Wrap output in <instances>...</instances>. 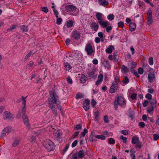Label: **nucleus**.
I'll return each mask as SVG.
<instances>
[{
	"label": "nucleus",
	"instance_id": "nucleus-1",
	"mask_svg": "<svg viewBox=\"0 0 159 159\" xmlns=\"http://www.w3.org/2000/svg\"><path fill=\"white\" fill-rule=\"evenodd\" d=\"M126 102L123 97H120L118 95L116 96V99L114 102V106L116 110H118V106L121 107H124L125 105Z\"/></svg>",
	"mask_w": 159,
	"mask_h": 159
},
{
	"label": "nucleus",
	"instance_id": "nucleus-2",
	"mask_svg": "<svg viewBox=\"0 0 159 159\" xmlns=\"http://www.w3.org/2000/svg\"><path fill=\"white\" fill-rule=\"evenodd\" d=\"M3 117L4 120L8 119L10 121H12L15 116L10 112L7 111L3 113Z\"/></svg>",
	"mask_w": 159,
	"mask_h": 159
},
{
	"label": "nucleus",
	"instance_id": "nucleus-3",
	"mask_svg": "<svg viewBox=\"0 0 159 159\" xmlns=\"http://www.w3.org/2000/svg\"><path fill=\"white\" fill-rule=\"evenodd\" d=\"M45 147L48 152L52 151L55 148V146L53 143L49 140L47 141Z\"/></svg>",
	"mask_w": 159,
	"mask_h": 159
},
{
	"label": "nucleus",
	"instance_id": "nucleus-4",
	"mask_svg": "<svg viewBox=\"0 0 159 159\" xmlns=\"http://www.w3.org/2000/svg\"><path fill=\"white\" fill-rule=\"evenodd\" d=\"M49 94L52 100V102L53 104H57L58 102H60L59 100L58 97L52 92H50Z\"/></svg>",
	"mask_w": 159,
	"mask_h": 159
},
{
	"label": "nucleus",
	"instance_id": "nucleus-5",
	"mask_svg": "<svg viewBox=\"0 0 159 159\" xmlns=\"http://www.w3.org/2000/svg\"><path fill=\"white\" fill-rule=\"evenodd\" d=\"M54 137L55 139L60 141L61 139L62 133L59 130H55L53 133Z\"/></svg>",
	"mask_w": 159,
	"mask_h": 159
},
{
	"label": "nucleus",
	"instance_id": "nucleus-6",
	"mask_svg": "<svg viewBox=\"0 0 159 159\" xmlns=\"http://www.w3.org/2000/svg\"><path fill=\"white\" fill-rule=\"evenodd\" d=\"M88 55H90L93 52L92 46L90 44H87L85 48Z\"/></svg>",
	"mask_w": 159,
	"mask_h": 159
},
{
	"label": "nucleus",
	"instance_id": "nucleus-7",
	"mask_svg": "<svg viewBox=\"0 0 159 159\" xmlns=\"http://www.w3.org/2000/svg\"><path fill=\"white\" fill-rule=\"evenodd\" d=\"M118 84H115V83H113L109 90L110 93H115L118 89Z\"/></svg>",
	"mask_w": 159,
	"mask_h": 159
},
{
	"label": "nucleus",
	"instance_id": "nucleus-8",
	"mask_svg": "<svg viewBox=\"0 0 159 159\" xmlns=\"http://www.w3.org/2000/svg\"><path fill=\"white\" fill-rule=\"evenodd\" d=\"M80 36V33L78 31H74L71 33L72 37L75 39L78 40Z\"/></svg>",
	"mask_w": 159,
	"mask_h": 159
},
{
	"label": "nucleus",
	"instance_id": "nucleus-9",
	"mask_svg": "<svg viewBox=\"0 0 159 159\" xmlns=\"http://www.w3.org/2000/svg\"><path fill=\"white\" fill-rule=\"evenodd\" d=\"M65 8L68 12L75 11L77 8L75 6L72 5H67L65 6Z\"/></svg>",
	"mask_w": 159,
	"mask_h": 159
},
{
	"label": "nucleus",
	"instance_id": "nucleus-10",
	"mask_svg": "<svg viewBox=\"0 0 159 159\" xmlns=\"http://www.w3.org/2000/svg\"><path fill=\"white\" fill-rule=\"evenodd\" d=\"M155 73L154 72H149L148 74V81L152 83L154 80L155 78Z\"/></svg>",
	"mask_w": 159,
	"mask_h": 159
},
{
	"label": "nucleus",
	"instance_id": "nucleus-11",
	"mask_svg": "<svg viewBox=\"0 0 159 159\" xmlns=\"http://www.w3.org/2000/svg\"><path fill=\"white\" fill-rule=\"evenodd\" d=\"M77 154L79 158H82L84 157L85 155H87V152L85 151L81 150Z\"/></svg>",
	"mask_w": 159,
	"mask_h": 159
},
{
	"label": "nucleus",
	"instance_id": "nucleus-12",
	"mask_svg": "<svg viewBox=\"0 0 159 159\" xmlns=\"http://www.w3.org/2000/svg\"><path fill=\"white\" fill-rule=\"evenodd\" d=\"M98 22L99 25L103 28L106 27L110 24L108 21H99Z\"/></svg>",
	"mask_w": 159,
	"mask_h": 159
},
{
	"label": "nucleus",
	"instance_id": "nucleus-13",
	"mask_svg": "<svg viewBox=\"0 0 159 159\" xmlns=\"http://www.w3.org/2000/svg\"><path fill=\"white\" fill-rule=\"evenodd\" d=\"M88 74L90 78H94L96 76L95 75V70L94 69H92L90 70L88 73Z\"/></svg>",
	"mask_w": 159,
	"mask_h": 159
},
{
	"label": "nucleus",
	"instance_id": "nucleus-14",
	"mask_svg": "<svg viewBox=\"0 0 159 159\" xmlns=\"http://www.w3.org/2000/svg\"><path fill=\"white\" fill-rule=\"evenodd\" d=\"M90 27L93 30L96 31L98 29L99 26L96 22H93L91 24Z\"/></svg>",
	"mask_w": 159,
	"mask_h": 159
},
{
	"label": "nucleus",
	"instance_id": "nucleus-15",
	"mask_svg": "<svg viewBox=\"0 0 159 159\" xmlns=\"http://www.w3.org/2000/svg\"><path fill=\"white\" fill-rule=\"evenodd\" d=\"M114 47L112 45H110L106 49L105 51L108 54L112 53L113 51L114 50Z\"/></svg>",
	"mask_w": 159,
	"mask_h": 159
},
{
	"label": "nucleus",
	"instance_id": "nucleus-16",
	"mask_svg": "<svg viewBox=\"0 0 159 159\" xmlns=\"http://www.w3.org/2000/svg\"><path fill=\"white\" fill-rule=\"evenodd\" d=\"M98 2L100 5L105 7L108 4V2L106 0H98Z\"/></svg>",
	"mask_w": 159,
	"mask_h": 159
},
{
	"label": "nucleus",
	"instance_id": "nucleus-17",
	"mask_svg": "<svg viewBox=\"0 0 159 159\" xmlns=\"http://www.w3.org/2000/svg\"><path fill=\"white\" fill-rule=\"evenodd\" d=\"M22 118L25 124L27 126H28L29 125V124L28 123V119L27 116L26 115H23Z\"/></svg>",
	"mask_w": 159,
	"mask_h": 159
},
{
	"label": "nucleus",
	"instance_id": "nucleus-18",
	"mask_svg": "<svg viewBox=\"0 0 159 159\" xmlns=\"http://www.w3.org/2000/svg\"><path fill=\"white\" fill-rule=\"evenodd\" d=\"M20 141V139L19 138L15 139L12 143V146L14 147L16 146L19 144Z\"/></svg>",
	"mask_w": 159,
	"mask_h": 159
},
{
	"label": "nucleus",
	"instance_id": "nucleus-19",
	"mask_svg": "<svg viewBox=\"0 0 159 159\" xmlns=\"http://www.w3.org/2000/svg\"><path fill=\"white\" fill-rule=\"evenodd\" d=\"M130 29L131 31H133L135 30L136 25V24L133 22L130 23L129 24Z\"/></svg>",
	"mask_w": 159,
	"mask_h": 159
},
{
	"label": "nucleus",
	"instance_id": "nucleus-20",
	"mask_svg": "<svg viewBox=\"0 0 159 159\" xmlns=\"http://www.w3.org/2000/svg\"><path fill=\"white\" fill-rule=\"evenodd\" d=\"M139 138L137 137L133 136L132 139V143L133 144H136L139 142Z\"/></svg>",
	"mask_w": 159,
	"mask_h": 159
},
{
	"label": "nucleus",
	"instance_id": "nucleus-21",
	"mask_svg": "<svg viewBox=\"0 0 159 159\" xmlns=\"http://www.w3.org/2000/svg\"><path fill=\"white\" fill-rule=\"evenodd\" d=\"M99 112L98 111H97L95 112L94 114V120L95 121L98 122L99 119Z\"/></svg>",
	"mask_w": 159,
	"mask_h": 159
},
{
	"label": "nucleus",
	"instance_id": "nucleus-22",
	"mask_svg": "<svg viewBox=\"0 0 159 159\" xmlns=\"http://www.w3.org/2000/svg\"><path fill=\"white\" fill-rule=\"evenodd\" d=\"M87 78L86 76L83 74L81 75L80 79V81L82 83H84L87 80Z\"/></svg>",
	"mask_w": 159,
	"mask_h": 159
},
{
	"label": "nucleus",
	"instance_id": "nucleus-23",
	"mask_svg": "<svg viewBox=\"0 0 159 159\" xmlns=\"http://www.w3.org/2000/svg\"><path fill=\"white\" fill-rule=\"evenodd\" d=\"M149 103L151 105V106H152L154 107H156L157 104V101L154 99H152L150 101H149Z\"/></svg>",
	"mask_w": 159,
	"mask_h": 159
},
{
	"label": "nucleus",
	"instance_id": "nucleus-24",
	"mask_svg": "<svg viewBox=\"0 0 159 159\" xmlns=\"http://www.w3.org/2000/svg\"><path fill=\"white\" fill-rule=\"evenodd\" d=\"M3 130L7 133V134H8L11 131L12 127L11 126H8L4 128Z\"/></svg>",
	"mask_w": 159,
	"mask_h": 159
},
{
	"label": "nucleus",
	"instance_id": "nucleus-25",
	"mask_svg": "<svg viewBox=\"0 0 159 159\" xmlns=\"http://www.w3.org/2000/svg\"><path fill=\"white\" fill-rule=\"evenodd\" d=\"M130 71L134 74L135 76L137 78H139L140 77V75L138 74L137 72L135 70L132 68H130Z\"/></svg>",
	"mask_w": 159,
	"mask_h": 159
},
{
	"label": "nucleus",
	"instance_id": "nucleus-26",
	"mask_svg": "<svg viewBox=\"0 0 159 159\" xmlns=\"http://www.w3.org/2000/svg\"><path fill=\"white\" fill-rule=\"evenodd\" d=\"M121 69L122 72L125 73L127 72L129 70L124 65H122Z\"/></svg>",
	"mask_w": 159,
	"mask_h": 159
},
{
	"label": "nucleus",
	"instance_id": "nucleus-27",
	"mask_svg": "<svg viewBox=\"0 0 159 159\" xmlns=\"http://www.w3.org/2000/svg\"><path fill=\"white\" fill-rule=\"evenodd\" d=\"M102 14L99 12H97L96 14V17L98 20L99 21H101L100 20L102 19Z\"/></svg>",
	"mask_w": 159,
	"mask_h": 159
},
{
	"label": "nucleus",
	"instance_id": "nucleus-28",
	"mask_svg": "<svg viewBox=\"0 0 159 159\" xmlns=\"http://www.w3.org/2000/svg\"><path fill=\"white\" fill-rule=\"evenodd\" d=\"M122 82L125 84H127L129 82V80L127 76H125L122 80Z\"/></svg>",
	"mask_w": 159,
	"mask_h": 159
},
{
	"label": "nucleus",
	"instance_id": "nucleus-29",
	"mask_svg": "<svg viewBox=\"0 0 159 159\" xmlns=\"http://www.w3.org/2000/svg\"><path fill=\"white\" fill-rule=\"evenodd\" d=\"M64 66L66 70H69L71 68V66L68 63H65Z\"/></svg>",
	"mask_w": 159,
	"mask_h": 159
},
{
	"label": "nucleus",
	"instance_id": "nucleus-30",
	"mask_svg": "<svg viewBox=\"0 0 159 159\" xmlns=\"http://www.w3.org/2000/svg\"><path fill=\"white\" fill-rule=\"evenodd\" d=\"M95 137L98 139L102 140H105L106 139L105 137L102 135H97L95 136Z\"/></svg>",
	"mask_w": 159,
	"mask_h": 159
},
{
	"label": "nucleus",
	"instance_id": "nucleus-31",
	"mask_svg": "<svg viewBox=\"0 0 159 159\" xmlns=\"http://www.w3.org/2000/svg\"><path fill=\"white\" fill-rule=\"evenodd\" d=\"M17 26V25H12L11 27L8 29L7 30V31L8 32L11 31L13 30L16 29Z\"/></svg>",
	"mask_w": 159,
	"mask_h": 159
},
{
	"label": "nucleus",
	"instance_id": "nucleus-32",
	"mask_svg": "<svg viewBox=\"0 0 159 159\" xmlns=\"http://www.w3.org/2000/svg\"><path fill=\"white\" fill-rule=\"evenodd\" d=\"M154 107L152 106L150 107H148V110H147V112L151 114V113L154 110Z\"/></svg>",
	"mask_w": 159,
	"mask_h": 159
},
{
	"label": "nucleus",
	"instance_id": "nucleus-33",
	"mask_svg": "<svg viewBox=\"0 0 159 159\" xmlns=\"http://www.w3.org/2000/svg\"><path fill=\"white\" fill-rule=\"evenodd\" d=\"M84 97V95L82 93H78L76 96L75 98L76 99H81Z\"/></svg>",
	"mask_w": 159,
	"mask_h": 159
},
{
	"label": "nucleus",
	"instance_id": "nucleus-34",
	"mask_svg": "<svg viewBox=\"0 0 159 159\" xmlns=\"http://www.w3.org/2000/svg\"><path fill=\"white\" fill-rule=\"evenodd\" d=\"M83 106L84 109L86 111L88 110L90 108L89 105L86 104H84V103L83 104Z\"/></svg>",
	"mask_w": 159,
	"mask_h": 159
},
{
	"label": "nucleus",
	"instance_id": "nucleus-35",
	"mask_svg": "<svg viewBox=\"0 0 159 159\" xmlns=\"http://www.w3.org/2000/svg\"><path fill=\"white\" fill-rule=\"evenodd\" d=\"M21 30L23 32H27L28 31L27 26L25 25H22L21 27Z\"/></svg>",
	"mask_w": 159,
	"mask_h": 159
},
{
	"label": "nucleus",
	"instance_id": "nucleus-36",
	"mask_svg": "<svg viewBox=\"0 0 159 159\" xmlns=\"http://www.w3.org/2000/svg\"><path fill=\"white\" fill-rule=\"evenodd\" d=\"M88 132V131L87 129L86 128L84 129V131L81 132V133L80 134L81 135V136L84 137L85 136L86 134Z\"/></svg>",
	"mask_w": 159,
	"mask_h": 159
},
{
	"label": "nucleus",
	"instance_id": "nucleus-37",
	"mask_svg": "<svg viewBox=\"0 0 159 159\" xmlns=\"http://www.w3.org/2000/svg\"><path fill=\"white\" fill-rule=\"evenodd\" d=\"M35 52H33L32 51H30L28 54L26 56L25 58L26 59L28 58L32 55L34 54Z\"/></svg>",
	"mask_w": 159,
	"mask_h": 159
},
{
	"label": "nucleus",
	"instance_id": "nucleus-38",
	"mask_svg": "<svg viewBox=\"0 0 159 159\" xmlns=\"http://www.w3.org/2000/svg\"><path fill=\"white\" fill-rule=\"evenodd\" d=\"M114 16L113 14H111L107 16V19L109 20H112L114 19Z\"/></svg>",
	"mask_w": 159,
	"mask_h": 159
},
{
	"label": "nucleus",
	"instance_id": "nucleus-39",
	"mask_svg": "<svg viewBox=\"0 0 159 159\" xmlns=\"http://www.w3.org/2000/svg\"><path fill=\"white\" fill-rule=\"evenodd\" d=\"M108 143L110 144H114L115 141V140L112 138H110L108 139Z\"/></svg>",
	"mask_w": 159,
	"mask_h": 159
},
{
	"label": "nucleus",
	"instance_id": "nucleus-40",
	"mask_svg": "<svg viewBox=\"0 0 159 159\" xmlns=\"http://www.w3.org/2000/svg\"><path fill=\"white\" fill-rule=\"evenodd\" d=\"M147 24L148 25H150L152 23V18L147 17Z\"/></svg>",
	"mask_w": 159,
	"mask_h": 159
},
{
	"label": "nucleus",
	"instance_id": "nucleus-41",
	"mask_svg": "<svg viewBox=\"0 0 159 159\" xmlns=\"http://www.w3.org/2000/svg\"><path fill=\"white\" fill-rule=\"evenodd\" d=\"M73 22L72 20H70L68 21L67 24V26L68 27H71L73 26Z\"/></svg>",
	"mask_w": 159,
	"mask_h": 159
},
{
	"label": "nucleus",
	"instance_id": "nucleus-42",
	"mask_svg": "<svg viewBox=\"0 0 159 159\" xmlns=\"http://www.w3.org/2000/svg\"><path fill=\"white\" fill-rule=\"evenodd\" d=\"M149 63L150 65H152L153 63V58L152 57H149Z\"/></svg>",
	"mask_w": 159,
	"mask_h": 159
},
{
	"label": "nucleus",
	"instance_id": "nucleus-43",
	"mask_svg": "<svg viewBox=\"0 0 159 159\" xmlns=\"http://www.w3.org/2000/svg\"><path fill=\"white\" fill-rule=\"evenodd\" d=\"M120 139H122L123 142L124 143H127V138L126 137H124L123 135H121L120 137Z\"/></svg>",
	"mask_w": 159,
	"mask_h": 159
},
{
	"label": "nucleus",
	"instance_id": "nucleus-44",
	"mask_svg": "<svg viewBox=\"0 0 159 159\" xmlns=\"http://www.w3.org/2000/svg\"><path fill=\"white\" fill-rule=\"evenodd\" d=\"M119 79V78L118 76H116L115 79V81L113 83H115V84H118V83L120 82Z\"/></svg>",
	"mask_w": 159,
	"mask_h": 159
},
{
	"label": "nucleus",
	"instance_id": "nucleus-45",
	"mask_svg": "<svg viewBox=\"0 0 159 159\" xmlns=\"http://www.w3.org/2000/svg\"><path fill=\"white\" fill-rule=\"evenodd\" d=\"M152 95L151 94L148 93H147L145 95V98L149 100L152 99Z\"/></svg>",
	"mask_w": 159,
	"mask_h": 159
},
{
	"label": "nucleus",
	"instance_id": "nucleus-46",
	"mask_svg": "<svg viewBox=\"0 0 159 159\" xmlns=\"http://www.w3.org/2000/svg\"><path fill=\"white\" fill-rule=\"evenodd\" d=\"M82 128V126L80 124H78L75 125V129L76 130H78L79 129H80Z\"/></svg>",
	"mask_w": 159,
	"mask_h": 159
},
{
	"label": "nucleus",
	"instance_id": "nucleus-47",
	"mask_svg": "<svg viewBox=\"0 0 159 159\" xmlns=\"http://www.w3.org/2000/svg\"><path fill=\"white\" fill-rule=\"evenodd\" d=\"M62 21V19L61 18H58L57 20L56 23L57 25H60L61 24Z\"/></svg>",
	"mask_w": 159,
	"mask_h": 159
},
{
	"label": "nucleus",
	"instance_id": "nucleus-48",
	"mask_svg": "<svg viewBox=\"0 0 159 159\" xmlns=\"http://www.w3.org/2000/svg\"><path fill=\"white\" fill-rule=\"evenodd\" d=\"M149 103V101L148 100H145L144 102L143 103V106L144 107H146L148 103Z\"/></svg>",
	"mask_w": 159,
	"mask_h": 159
},
{
	"label": "nucleus",
	"instance_id": "nucleus-49",
	"mask_svg": "<svg viewBox=\"0 0 159 159\" xmlns=\"http://www.w3.org/2000/svg\"><path fill=\"white\" fill-rule=\"evenodd\" d=\"M67 80L68 83L70 84H71L72 83V80L70 76L67 77Z\"/></svg>",
	"mask_w": 159,
	"mask_h": 159
},
{
	"label": "nucleus",
	"instance_id": "nucleus-50",
	"mask_svg": "<svg viewBox=\"0 0 159 159\" xmlns=\"http://www.w3.org/2000/svg\"><path fill=\"white\" fill-rule=\"evenodd\" d=\"M78 156L77 153H75L72 155L71 159H78Z\"/></svg>",
	"mask_w": 159,
	"mask_h": 159
},
{
	"label": "nucleus",
	"instance_id": "nucleus-51",
	"mask_svg": "<svg viewBox=\"0 0 159 159\" xmlns=\"http://www.w3.org/2000/svg\"><path fill=\"white\" fill-rule=\"evenodd\" d=\"M137 96V94L134 93L131 95V98L133 100L136 99V97Z\"/></svg>",
	"mask_w": 159,
	"mask_h": 159
},
{
	"label": "nucleus",
	"instance_id": "nucleus-52",
	"mask_svg": "<svg viewBox=\"0 0 159 159\" xmlns=\"http://www.w3.org/2000/svg\"><path fill=\"white\" fill-rule=\"evenodd\" d=\"M104 122L106 123H108L109 122L108 117L107 115L105 116L104 118Z\"/></svg>",
	"mask_w": 159,
	"mask_h": 159
},
{
	"label": "nucleus",
	"instance_id": "nucleus-53",
	"mask_svg": "<svg viewBox=\"0 0 159 159\" xmlns=\"http://www.w3.org/2000/svg\"><path fill=\"white\" fill-rule=\"evenodd\" d=\"M136 144V145L135 146L137 148H140L142 147V143L140 141L139 142Z\"/></svg>",
	"mask_w": 159,
	"mask_h": 159
},
{
	"label": "nucleus",
	"instance_id": "nucleus-54",
	"mask_svg": "<svg viewBox=\"0 0 159 159\" xmlns=\"http://www.w3.org/2000/svg\"><path fill=\"white\" fill-rule=\"evenodd\" d=\"M42 10L44 12L47 13L48 11V9L47 7H44L42 8Z\"/></svg>",
	"mask_w": 159,
	"mask_h": 159
},
{
	"label": "nucleus",
	"instance_id": "nucleus-55",
	"mask_svg": "<svg viewBox=\"0 0 159 159\" xmlns=\"http://www.w3.org/2000/svg\"><path fill=\"white\" fill-rule=\"evenodd\" d=\"M138 72L140 74H143V69L141 67L139 68L138 70Z\"/></svg>",
	"mask_w": 159,
	"mask_h": 159
},
{
	"label": "nucleus",
	"instance_id": "nucleus-56",
	"mask_svg": "<svg viewBox=\"0 0 159 159\" xmlns=\"http://www.w3.org/2000/svg\"><path fill=\"white\" fill-rule=\"evenodd\" d=\"M7 135V133H6V132L3 130L2 133L1 134V137L2 138H3L5 136Z\"/></svg>",
	"mask_w": 159,
	"mask_h": 159
},
{
	"label": "nucleus",
	"instance_id": "nucleus-57",
	"mask_svg": "<svg viewBox=\"0 0 159 159\" xmlns=\"http://www.w3.org/2000/svg\"><path fill=\"white\" fill-rule=\"evenodd\" d=\"M78 143V141L77 140L74 141L72 143L71 147L72 148H74L75 146Z\"/></svg>",
	"mask_w": 159,
	"mask_h": 159
},
{
	"label": "nucleus",
	"instance_id": "nucleus-58",
	"mask_svg": "<svg viewBox=\"0 0 159 159\" xmlns=\"http://www.w3.org/2000/svg\"><path fill=\"white\" fill-rule=\"evenodd\" d=\"M103 78V75L102 74H100L98 76V80L100 81H101L102 82V81Z\"/></svg>",
	"mask_w": 159,
	"mask_h": 159
},
{
	"label": "nucleus",
	"instance_id": "nucleus-59",
	"mask_svg": "<svg viewBox=\"0 0 159 159\" xmlns=\"http://www.w3.org/2000/svg\"><path fill=\"white\" fill-rule=\"evenodd\" d=\"M139 126L142 128H143L145 126V124L144 122H141L139 123Z\"/></svg>",
	"mask_w": 159,
	"mask_h": 159
},
{
	"label": "nucleus",
	"instance_id": "nucleus-60",
	"mask_svg": "<svg viewBox=\"0 0 159 159\" xmlns=\"http://www.w3.org/2000/svg\"><path fill=\"white\" fill-rule=\"evenodd\" d=\"M118 26L119 27H123L124 26V23L122 21H120L118 23Z\"/></svg>",
	"mask_w": 159,
	"mask_h": 159
},
{
	"label": "nucleus",
	"instance_id": "nucleus-61",
	"mask_svg": "<svg viewBox=\"0 0 159 159\" xmlns=\"http://www.w3.org/2000/svg\"><path fill=\"white\" fill-rule=\"evenodd\" d=\"M106 27V31L107 32H109L112 29V27L111 26H107Z\"/></svg>",
	"mask_w": 159,
	"mask_h": 159
},
{
	"label": "nucleus",
	"instance_id": "nucleus-62",
	"mask_svg": "<svg viewBox=\"0 0 159 159\" xmlns=\"http://www.w3.org/2000/svg\"><path fill=\"white\" fill-rule=\"evenodd\" d=\"M159 138V136L155 134L153 135V139L155 140H157Z\"/></svg>",
	"mask_w": 159,
	"mask_h": 159
},
{
	"label": "nucleus",
	"instance_id": "nucleus-63",
	"mask_svg": "<svg viewBox=\"0 0 159 159\" xmlns=\"http://www.w3.org/2000/svg\"><path fill=\"white\" fill-rule=\"evenodd\" d=\"M148 17L152 18V12L150 10L148 11L147 12Z\"/></svg>",
	"mask_w": 159,
	"mask_h": 159
},
{
	"label": "nucleus",
	"instance_id": "nucleus-64",
	"mask_svg": "<svg viewBox=\"0 0 159 159\" xmlns=\"http://www.w3.org/2000/svg\"><path fill=\"white\" fill-rule=\"evenodd\" d=\"M121 133L125 135H127L128 134V130H122L121 131Z\"/></svg>",
	"mask_w": 159,
	"mask_h": 159
}]
</instances>
